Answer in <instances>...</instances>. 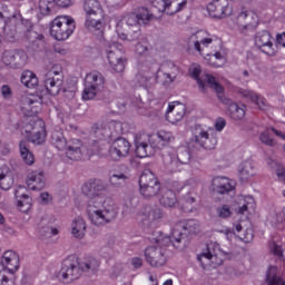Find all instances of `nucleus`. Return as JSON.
Returning a JSON list of instances; mask_svg holds the SVG:
<instances>
[{
    "mask_svg": "<svg viewBox=\"0 0 285 285\" xmlns=\"http://www.w3.org/2000/svg\"><path fill=\"white\" fill-rule=\"evenodd\" d=\"M41 96L27 94L21 98V112L23 120L19 126V130L27 141L41 146L46 142L48 134L46 131V122L37 116L41 110Z\"/></svg>",
    "mask_w": 285,
    "mask_h": 285,
    "instance_id": "1",
    "label": "nucleus"
},
{
    "mask_svg": "<svg viewBox=\"0 0 285 285\" xmlns=\"http://www.w3.org/2000/svg\"><path fill=\"white\" fill-rule=\"evenodd\" d=\"M199 230V223L197 220H184L179 222L171 228V235L166 236L163 233L156 232L154 237L151 238L153 242L157 244L159 247L149 246L145 250L146 262L150 264V266L159 267L166 264V254L164 252V246H170L173 244H179L186 235H196Z\"/></svg>",
    "mask_w": 285,
    "mask_h": 285,
    "instance_id": "2",
    "label": "nucleus"
},
{
    "mask_svg": "<svg viewBox=\"0 0 285 285\" xmlns=\"http://www.w3.org/2000/svg\"><path fill=\"white\" fill-rule=\"evenodd\" d=\"M104 184L101 180H89L82 186L83 195L89 197L88 202V217L95 226L108 224L111 219L117 217V206L111 198L104 195Z\"/></svg>",
    "mask_w": 285,
    "mask_h": 285,
    "instance_id": "3",
    "label": "nucleus"
},
{
    "mask_svg": "<svg viewBox=\"0 0 285 285\" xmlns=\"http://www.w3.org/2000/svg\"><path fill=\"white\" fill-rule=\"evenodd\" d=\"M202 72V67L199 65H193L189 68L190 76L196 79L200 90H206V88H213L215 90L218 99L227 107L230 112L232 119H244L246 115V109L239 108L237 104L230 102L229 99L224 98V87L217 83L215 77L210 75H205L203 78H199V73Z\"/></svg>",
    "mask_w": 285,
    "mask_h": 285,
    "instance_id": "4",
    "label": "nucleus"
},
{
    "mask_svg": "<svg viewBox=\"0 0 285 285\" xmlns=\"http://www.w3.org/2000/svg\"><path fill=\"white\" fill-rule=\"evenodd\" d=\"M158 141L155 142V136H150L146 132L139 134L136 136V155L144 159L146 157H153L157 150H161V148L168 146V144H173L175 141V136L173 132L166 130H159L156 135Z\"/></svg>",
    "mask_w": 285,
    "mask_h": 285,
    "instance_id": "5",
    "label": "nucleus"
},
{
    "mask_svg": "<svg viewBox=\"0 0 285 285\" xmlns=\"http://www.w3.org/2000/svg\"><path fill=\"white\" fill-rule=\"evenodd\" d=\"M257 210V203L253 196H237L233 199L230 207L228 205H223L217 208V215L222 219H226L235 213L238 217H242L247 224H250L253 215Z\"/></svg>",
    "mask_w": 285,
    "mask_h": 285,
    "instance_id": "6",
    "label": "nucleus"
},
{
    "mask_svg": "<svg viewBox=\"0 0 285 285\" xmlns=\"http://www.w3.org/2000/svg\"><path fill=\"white\" fill-rule=\"evenodd\" d=\"M79 264L77 258H68L63 261L62 267L58 273V279L63 284H70V282H75V279H79V275H81V271H95V268H99V261L95 257H89L82 264Z\"/></svg>",
    "mask_w": 285,
    "mask_h": 285,
    "instance_id": "7",
    "label": "nucleus"
},
{
    "mask_svg": "<svg viewBox=\"0 0 285 285\" xmlns=\"http://www.w3.org/2000/svg\"><path fill=\"white\" fill-rule=\"evenodd\" d=\"M52 141L58 150H66L67 158L71 161L83 159L86 147H83L81 141L72 139L67 142L61 132L52 134Z\"/></svg>",
    "mask_w": 285,
    "mask_h": 285,
    "instance_id": "8",
    "label": "nucleus"
},
{
    "mask_svg": "<svg viewBox=\"0 0 285 285\" xmlns=\"http://www.w3.org/2000/svg\"><path fill=\"white\" fill-rule=\"evenodd\" d=\"M20 266L19 254L12 249L3 252L0 256V285H14L8 277V273L13 275L19 271Z\"/></svg>",
    "mask_w": 285,
    "mask_h": 285,
    "instance_id": "9",
    "label": "nucleus"
},
{
    "mask_svg": "<svg viewBox=\"0 0 285 285\" xmlns=\"http://www.w3.org/2000/svg\"><path fill=\"white\" fill-rule=\"evenodd\" d=\"M75 19L70 16H58L50 23V35L57 41H66L70 39L75 32Z\"/></svg>",
    "mask_w": 285,
    "mask_h": 285,
    "instance_id": "10",
    "label": "nucleus"
},
{
    "mask_svg": "<svg viewBox=\"0 0 285 285\" xmlns=\"http://www.w3.org/2000/svg\"><path fill=\"white\" fill-rule=\"evenodd\" d=\"M224 259H228V254L222 250L217 243L208 244L207 250L198 255V262H200L203 266L210 264H213V266H220V264H224Z\"/></svg>",
    "mask_w": 285,
    "mask_h": 285,
    "instance_id": "11",
    "label": "nucleus"
},
{
    "mask_svg": "<svg viewBox=\"0 0 285 285\" xmlns=\"http://www.w3.org/2000/svg\"><path fill=\"white\" fill-rule=\"evenodd\" d=\"M104 88V76L97 71L88 73L85 78V90L82 92V99L89 101L97 97V90Z\"/></svg>",
    "mask_w": 285,
    "mask_h": 285,
    "instance_id": "12",
    "label": "nucleus"
},
{
    "mask_svg": "<svg viewBox=\"0 0 285 285\" xmlns=\"http://www.w3.org/2000/svg\"><path fill=\"white\" fill-rule=\"evenodd\" d=\"M140 193L144 197H153L157 195V191L160 189L159 180L155 177L153 171L146 169L142 171L139 178Z\"/></svg>",
    "mask_w": 285,
    "mask_h": 285,
    "instance_id": "13",
    "label": "nucleus"
},
{
    "mask_svg": "<svg viewBox=\"0 0 285 285\" xmlns=\"http://www.w3.org/2000/svg\"><path fill=\"white\" fill-rule=\"evenodd\" d=\"M107 59L114 72H124V70H126V58L121 57V45L117 42L109 45Z\"/></svg>",
    "mask_w": 285,
    "mask_h": 285,
    "instance_id": "14",
    "label": "nucleus"
},
{
    "mask_svg": "<svg viewBox=\"0 0 285 285\" xmlns=\"http://www.w3.org/2000/svg\"><path fill=\"white\" fill-rule=\"evenodd\" d=\"M151 6L157 8L159 12H166V14H177V12L186 10L188 0H151Z\"/></svg>",
    "mask_w": 285,
    "mask_h": 285,
    "instance_id": "15",
    "label": "nucleus"
},
{
    "mask_svg": "<svg viewBox=\"0 0 285 285\" xmlns=\"http://www.w3.org/2000/svg\"><path fill=\"white\" fill-rule=\"evenodd\" d=\"M130 153V142L125 138H117L109 146V159L112 161H119V159H124V157H128Z\"/></svg>",
    "mask_w": 285,
    "mask_h": 285,
    "instance_id": "16",
    "label": "nucleus"
},
{
    "mask_svg": "<svg viewBox=\"0 0 285 285\" xmlns=\"http://www.w3.org/2000/svg\"><path fill=\"white\" fill-rule=\"evenodd\" d=\"M193 137L195 144H198V146H202L205 150H213V148L217 146V139L210 138L208 136V130L200 125H196L193 128Z\"/></svg>",
    "mask_w": 285,
    "mask_h": 285,
    "instance_id": "17",
    "label": "nucleus"
},
{
    "mask_svg": "<svg viewBox=\"0 0 285 285\" xmlns=\"http://www.w3.org/2000/svg\"><path fill=\"white\" fill-rule=\"evenodd\" d=\"M61 72V67L55 66L50 71L47 73V78L45 80V88L47 95H51L55 97V95H59L61 90V86L63 85V80L59 78H55ZM55 75V77H52Z\"/></svg>",
    "mask_w": 285,
    "mask_h": 285,
    "instance_id": "18",
    "label": "nucleus"
},
{
    "mask_svg": "<svg viewBox=\"0 0 285 285\" xmlns=\"http://www.w3.org/2000/svg\"><path fill=\"white\" fill-rule=\"evenodd\" d=\"M207 11L214 19H224L233 14V7L226 0H214L207 6Z\"/></svg>",
    "mask_w": 285,
    "mask_h": 285,
    "instance_id": "19",
    "label": "nucleus"
},
{
    "mask_svg": "<svg viewBox=\"0 0 285 285\" xmlns=\"http://www.w3.org/2000/svg\"><path fill=\"white\" fill-rule=\"evenodd\" d=\"M190 41L194 42L195 50H197V52H202V46L204 48H208V46L215 41L219 43V38L215 35L208 33L206 30H199L190 37Z\"/></svg>",
    "mask_w": 285,
    "mask_h": 285,
    "instance_id": "20",
    "label": "nucleus"
},
{
    "mask_svg": "<svg viewBox=\"0 0 285 285\" xmlns=\"http://www.w3.org/2000/svg\"><path fill=\"white\" fill-rule=\"evenodd\" d=\"M16 204L20 213H30L32 210V197L28 195V188L18 186L14 191Z\"/></svg>",
    "mask_w": 285,
    "mask_h": 285,
    "instance_id": "21",
    "label": "nucleus"
},
{
    "mask_svg": "<svg viewBox=\"0 0 285 285\" xmlns=\"http://www.w3.org/2000/svg\"><path fill=\"white\" fill-rule=\"evenodd\" d=\"M255 46L263 50L265 55L269 57L277 52V47L273 45V36H271L267 31H263L256 35L255 37Z\"/></svg>",
    "mask_w": 285,
    "mask_h": 285,
    "instance_id": "22",
    "label": "nucleus"
},
{
    "mask_svg": "<svg viewBox=\"0 0 285 285\" xmlns=\"http://www.w3.org/2000/svg\"><path fill=\"white\" fill-rule=\"evenodd\" d=\"M154 16L146 8H138L136 13H129L125 17V21L127 26H139L140 23H148V21H153Z\"/></svg>",
    "mask_w": 285,
    "mask_h": 285,
    "instance_id": "23",
    "label": "nucleus"
},
{
    "mask_svg": "<svg viewBox=\"0 0 285 285\" xmlns=\"http://www.w3.org/2000/svg\"><path fill=\"white\" fill-rule=\"evenodd\" d=\"M184 115H186V105L181 102H171L168 105L166 119L169 124H178L184 119Z\"/></svg>",
    "mask_w": 285,
    "mask_h": 285,
    "instance_id": "24",
    "label": "nucleus"
},
{
    "mask_svg": "<svg viewBox=\"0 0 285 285\" xmlns=\"http://www.w3.org/2000/svg\"><path fill=\"white\" fill-rule=\"evenodd\" d=\"M88 16H85V28L89 32H97L100 37H104V29L106 24L101 20L95 19L97 16H90V9H87Z\"/></svg>",
    "mask_w": 285,
    "mask_h": 285,
    "instance_id": "25",
    "label": "nucleus"
},
{
    "mask_svg": "<svg viewBox=\"0 0 285 285\" xmlns=\"http://www.w3.org/2000/svg\"><path fill=\"white\" fill-rule=\"evenodd\" d=\"M259 22V17L253 11H242L238 16L239 30L254 28Z\"/></svg>",
    "mask_w": 285,
    "mask_h": 285,
    "instance_id": "26",
    "label": "nucleus"
},
{
    "mask_svg": "<svg viewBox=\"0 0 285 285\" xmlns=\"http://www.w3.org/2000/svg\"><path fill=\"white\" fill-rule=\"evenodd\" d=\"M212 184L220 194L230 193V190L235 189V180H230L227 177H216Z\"/></svg>",
    "mask_w": 285,
    "mask_h": 285,
    "instance_id": "27",
    "label": "nucleus"
},
{
    "mask_svg": "<svg viewBox=\"0 0 285 285\" xmlns=\"http://www.w3.org/2000/svg\"><path fill=\"white\" fill-rule=\"evenodd\" d=\"M27 186L30 190H42L46 186L43 174L33 171L27 177Z\"/></svg>",
    "mask_w": 285,
    "mask_h": 285,
    "instance_id": "28",
    "label": "nucleus"
},
{
    "mask_svg": "<svg viewBox=\"0 0 285 285\" xmlns=\"http://www.w3.org/2000/svg\"><path fill=\"white\" fill-rule=\"evenodd\" d=\"M242 97L246 99V101H250L256 106V108H259L261 110H266V100L262 98V96L255 94L254 91L250 90H240Z\"/></svg>",
    "mask_w": 285,
    "mask_h": 285,
    "instance_id": "29",
    "label": "nucleus"
},
{
    "mask_svg": "<svg viewBox=\"0 0 285 285\" xmlns=\"http://www.w3.org/2000/svg\"><path fill=\"white\" fill-rule=\"evenodd\" d=\"M86 220L81 217H77L71 223V235L76 239H83L86 237Z\"/></svg>",
    "mask_w": 285,
    "mask_h": 285,
    "instance_id": "30",
    "label": "nucleus"
},
{
    "mask_svg": "<svg viewBox=\"0 0 285 285\" xmlns=\"http://www.w3.org/2000/svg\"><path fill=\"white\" fill-rule=\"evenodd\" d=\"M10 174V168L8 166L0 167V188L1 190H10L14 180Z\"/></svg>",
    "mask_w": 285,
    "mask_h": 285,
    "instance_id": "31",
    "label": "nucleus"
},
{
    "mask_svg": "<svg viewBox=\"0 0 285 285\" xmlns=\"http://www.w3.org/2000/svg\"><path fill=\"white\" fill-rule=\"evenodd\" d=\"M160 191L164 195H158V199H160V204H163V206H168L170 208L175 206V204H177V197L175 196V193L173 190L161 188Z\"/></svg>",
    "mask_w": 285,
    "mask_h": 285,
    "instance_id": "32",
    "label": "nucleus"
},
{
    "mask_svg": "<svg viewBox=\"0 0 285 285\" xmlns=\"http://www.w3.org/2000/svg\"><path fill=\"white\" fill-rule=\"evenodd\" d=\"M205 62L213 68H222L226 66V57L222 52H216L215 55H207L205 57Z\"/></svg>",
    "mask_w": 285,
    "mask_h": 285,
    "instance_id": "33",
    "label": "nucleus"
},
{
    "mask_svg": "<svg viewBox=\"0 0 285 285\" xmlns=\"http://www.w3.org/2000/svg\"><path fill=\"white\" fill-rule=\"evenodd\" d=\"M240 175V179L246 180L250 179L255 175V166L253 165V160H246L243 163L238 169Z\"/></svg>",
    "mask_w": 285,
    "mask_h": 285,
    "instance_id": "34",
    "label": "nucleus"
},
{
    "mask_svg": "<svg viewBox=\"0 0 285 285\" xmlns=\"http://www.w3.org/2000/svg\"><path fill=\"white\" fill-rule=\"evenodd\" d=\"M21 83H23L26 88H36V86H39V78H37L35 72L27 70L21 75Z\"/></svg>",
    "mask_w": 285,
    "mask_h": 285,
    "instance_id": "35",
    "label": "nucleus"
},
{
    "mask_svg": "<svg viewBox=\"0 0 285 285\" xmlns=\"http://www.w3.org/2000/svg\"><path fill=\"white\" fill-rule=\"evenodd\" d=\"M225 235L229 242H233V239H240V242H245L246 244H248L249 242H253V229L252 228L246 229V232L243 236H237V234H235V232H233L230 229H226Z\"/></svg>",
    "mask_w": 285,
    "mask_h": 285,
    "instance_id": "36",
    "label": "nucleus"
},
{
    "mask_svg": "<svg viewBox=\"0 0 285 285\" xmlns=\"http://www.w3.org/2000/svg\"><path fill=\"white\" fill-rule=\"evenodd\" d=\"M87 9H89L90 16L100 14V12H101V3L98 2V0H85V2H83L85 17L88 16Z\"/></svg>",
    "mask_w": 285,
    "mask_h": 285,
    "instance_id": "37",
    "label": "nucleus"
},
{
    "mask_svg": "<svg viewBox=\"0 0 285 285\" xmlns=\"http://www.w3.org/2000/svg\"><path fill=\"white\" fill-rule=\"evenodd\" d=\"M271 132H274L276 137H279L281 139H283V141H285V135L272 128L267 129L265 132L261 135L262 144H266V146H274V140L273 137H271Z\"/></svg>",
    "mask_w": 285,
    "mask_h": 285,
    "instance_id": "38",
    "label": "nucleus"
},
{
    "mask_svg": "<svg viewBox=\"0 0 285 285\" xmlns=\"http://www.w3.org/2000/svg\"><path fill=\"white\" fill-rule=\"evenodd\" d=\"M267 285H285L282 277L277 276V267L271 266L266 276Z\"/></svg>",
    "mask_w": 285,
    "mask_h": 285,
    "instance_id": "39",
    "label": "nucleus"
},
{
    "mask_svg": "<svg viewBox=\"0 0 285 285\" xmlns=\"http://www.w3.org/2000/svg\"><path fill=\"white\" fill-rule=\"evenodd\" d=\"M20 155L28 166H32L35 164V155L28 149V145L26 141H20Z\"/></svg>",
    "mask_w": 285,
    "mask_h": 285,
    "instance_id": "40",
    "label": "nucleus"
},
{
    "mask_svg": "<svg viewBox=\"0 0 285 285\" xmlns=\"http://www.w3.org/2000/svg\"><path fill=\"white\" fill-rule=\"evenodd\" d=\"M159 75L160 72L157 73V77H150L149 79L141 75H137L136 82L140 88H150V86H153V83H155L157 79H159Z\"/></svg>",
    "mask_w": 285,
    "mask_h": 285,
    "instance_id": "41",
    "label": "nucleus"
},
{
    "mask_svg": "<svg viewBox=\"0 0 285 285\" xmlns=\"http://www.w3.org/2000/svg\"><path fill=\"white\" fill-rule=\"evenodd\" d=\"M55 6V0H40L39 2V11L40 14H50V10H52V7Z\"/></svg>",
    "mask_w": 285,
    "mask_h": 285,
    "instance_id": "42",
    "label": "nucleus"
},
{
    "mask_svg": "<svg viewBox=\"0 0 285 285\" xmlns=\"http://www.w3.org/2000/svg\"><path fill=\"white\" fill-rule=\"evenodd\" d=\"M126 179H128V177L124 174L112 175L110 177V184H112V186H122V184H126Z\"/></svg>",
    "mask_w": 285,
    "mask_h": 285,
    "instance_id": "43",
    "label": "nucleus"
},
{
    "mask_svg": "<svg viewBox=\"0 0 285 285\" xmlns=\"http://www.w3.org/2000/svg\"><path fill=\"white\" fill-rule=\"evenodd\" d=\"M271 252L273 253V255H275L276 257H278V259L281 262H283L285 264V258H284V255H283V250H282V246L273 243L271 245Z\"/></svg>",
    "mask_w": 285,
    "mask_h": 285,
    "instance_id": "44",
    "label": "nucleus"
},
{
    "mask_svg": "<svg viewBox=\"0 0 285 285\" xmlns=\"http://www.w3.org/2000/svg\"><path fill=\"white\" fill-rule=\"evenodd\" d=\"M14 61V51H4L2 55V63L10 66Z\"/></svg>",
    "mask_w": 285,
    "mask_h": 285,
    "instance_id": "45",
    "label": "nucleus"
},
{
    "mask_svg": "<svg viewBox=\"0 0 285 285\" xmlns=\"http://www.w3.org/2000/svg\"><path fill=\"white\" fill-rule=\"evenodd\" d=\"M147 219H149V222H155L157 219H161V217H164V214L161 213V210L157 209V210H147Z\"/></svg>",
    "mask_w": 285,
    "mask_h": 285,
    "instance_id": "46",
    "label": "nucleus"
},
{
    "mask_svg": "<svg viewBox=\"0 0 285 285\" xmlns=\"http://www.w3.org/2000/svg\"><path fill=\"white\" fill-rule=\"evenodd\" d=\"M276 177L278 179V181H282L283 184H285V169L284 166L279 165L277 170H276Z\"/></svg>",
    "mask_w": 285,
    "mask_h": 285,
    "instance_id": "47",
    "label": "nucleus"
},
{
    "mask_svg": "<svg viewBox=\"0 0 285 285\" xmlns=\"http://www.w3.org/2000/svg\"><path fill=\"white\" fill-rule=\"evenodd\" d=\"M178 161H180V164H188L190 161V154L188 151L179 153Z\"/></svg>",
    "mask_w": 285,
    "mask_h": 285,
    "instance_id": "48",
    "label": "nucleus"
},
{
    "mask_svg": "<svg viewBox=\"0 0 285 285\" xmlns=\"http://www.w3.org/2000/svg\"><path fill=\"white\" fill-rule=\"evenodd\" d=\"M215 128L218 132H222L224 128H226V119L224 118H218L215 122Z\"/></svg>",
    "mask_w": 285,
    "mask_h": 285,
    "instance_id": "49",
    "label": "nucleus"
},
{
    "mask_svg": "<svg viewBox=\"0 0 285 285\" xmlns=\"http://www.w3.org/2000/svg\"><path fill=\"white\" fill-rule=\"evenodd\" d=\"M60 8H68L75 3V0H53Z\"/></svg>",
    "mask_w": 285,
    "mask_h": 285,
    "instance_id": "50",
    "label": "nucleus"
},
{
    "mask_svg": "<svg viewBox=\"0 0 285 285\" xmlns=\"http://www.w3.org/2000/svg\"><path fill=\"white\" fill-rule=\"evenodd\" d=\"M121 26H124V22L119 21L116 24V32L119 37V39H121V41H126V33H124V31H121Z\"/></svg>",
    "mask_w": 285,
    "mask_h": 285,
    "instance_id": "51",
    "label": "nucleus"
},
{
    "mask_svg": "<svg viewBox=\"0 0 285 285\" xmlns=\"http://www.w3.org/2000/svg\"><path fill=\"white\" fill-rule=\"evenodd\" d=\"M1 92H2V97H4V99H10V97H12V90L10 89V87L8 85L2 86Z\"/></svg>",
    "mask_w": 285,
    "mask_h": 285,
    "instance_id": "52",
    "label": "nucleus"
},
{
    "mask_svg": "<svg viewBox=\"0 0 285 285\" xmlns=\"http://www.w3.org/2000/svg\"><path fill=\"white\" fill-rule=\"evenodd\" d=\"M136 52L137 55H146V52H148V47H146V42L138 43L136 46Z\"/></svg>",
    "mask_w": 285,
    "mask_h": 285,
    "instance_id": "53",
    "label": "nucleus"
},
{
    "mask_svg": "<svg viewBox=\"0 0 285 285\" xmlns=\"http://www.w3.org/2000/svg\"><path fill=\"white\" fill-rule=\"evenodd\" d=\"M41 204H50L52 202V196L48 193L40 194Z\"/></svg>",
    "mask_w": 285,
    "mask_h": 285,
    "instance_id": "54",
    "label": "nucleus"
},
{
    "mask_svg": "<svg viewBox=\"0 0 285 285\" xmlns=\"http://www.w3.org/2000/svg\"><path fill=\"white\" fill-rule=\"evenodd\" d=\"M108 3L111 8H119L124 6V0H109Z\"/></svg>",
    "mask_w": 285,
    "mask_h": 285,
    "instance_id": "55",
    "label": "nucleus"
},
{
    "mask_svg": "<svg viewBox=\"0 0 285 285\" xmlns=\"http://www.w3.org/2000/svg\"><path fill=\"white\" fill-rule=\"evenodd\" d=\"M276 41L279 46H283V48H285V32L277 35Z\"/></svg>",
    "mask_w": 285,
    "mask_h": 285,
    "instance_id": "56",
    "label": "nucleus"
},
{
    "mask_svg": "<svg viewBox=\"0 0 285 285\" xmlns=\"http://www.w3.org/2000/svg\"><path fill=\"white\" fill-rule=\"evenodd\" d=\"M131 264H132L134 268H140L142 261H141V258L136 257V258H132Z\"/></svg>",
    "mask_w": 285,
    "mask_h": 285,
    "instance_id": "57",
    "label": "nucleus"
},
{
    "mask_svg": "<svg viewBox=\"0 0 285 285\" xmlns=\"http://www.w3.org/2000/svg\"><path fill=\"white\" fill-rule=\"evenodd\" d=\"M95 135H97V137H99L100 135H108V129L97 127L95 130Z\"/></svg>",
    "mask_w": 285,
    "mask_h": 285,
    "instance_id": "58",
    "label": "nucleus"
},
{
    "mask_svg": "<svg viewBox=\"0 0 285 285\" xmlns=\"http://www.w3.org/2000/svg\"><path fill=\"white\" fill-rule=\"evenodd\" d=\"M164 77V83H171L173 77H170V73H163Z\"/></svg>",
    "mask_w": 285,
    "mask_h": 285,
    "instance_id": "59",
    "label": "nucleus"
},
{
    "mask_svg": "<svg viewBox=\"0 0 285 285\" xmlns=\"http://www.w3.org/2000/svg\"><path fill=\"white\" fill-rule=\"evenodd\" d=\"M234 228H235L236 233H242L243 226H242V224H236V225H234Z\"/></svg>",
    "mask_w": 285,
    "mask_h": 285,
    "instance_id": "60",
    "label": "nucleus"
},
{
    "mask_svg": "<svg viewBox=\"0 0 285 285\" xmlns=\"http://www.w3.org/2000/svg\"><path fill=\"white\" fill-rule=\"evenodd\" d=\"M149 281L153 283L151 285H159V283H157V277L155 276L149 277Z\"/></svg>",
    "mask_w": 285,
    "mask_h": 285,
    "instance_id": "61",
    "label": "nucleus"
},
{
    "mask_svg": "<svg viewBox=\"0 0 285 285\" xmlns=\"http://www.w3.org/2000/svg\"><path fill=\"white\" fill-rule=\"evenodd\" d=\"M51 235H59V229L56 227L51 228Z\"/></svg>",
    "mask_w": 285,
    "mask_h": 285,
    "instance_id": "62",
    "label": "nucleus"
},
{
    "mask_svg": "<svg viewBox=\"0 0 285 285\" xmlns=\"http://www.w3.org/2000/svg\"><path fill=\"white\" fill-rule=\"evenodd\" d=\"M0 224L3 225L6 224V217H3L0 213Z\"/></svg>",
    "mask_w": 285,
    "mask_h": 285,
    "instance_id": "63",
    "label": "nucleus"
},
{
    "mask_svg": "<svg viewBox=\"0 0 285 285\" xmlns=\"http://www.w3.org/2000/svg\"><path fill=\"white\" fill-rule=\"evenodd\" d=\"M163 285H173V279L169 278L165 281Z\"/></svg>",
    "mask_w": 285,
    "mask_h": 285,
    "instance_id": "64",
    "label": "nucleus"
}]
</instances>
